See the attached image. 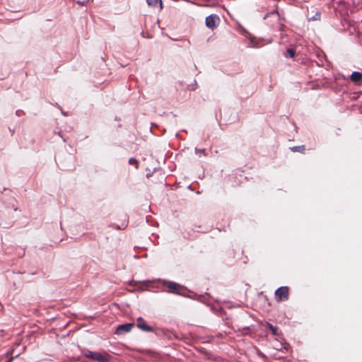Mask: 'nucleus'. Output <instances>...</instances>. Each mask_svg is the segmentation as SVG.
Instances as JSON below:
<instances>
[{"label": "nucleus", "instance_id": "obj_1", "mask_svg": "<svg viewBox=\"0 0 362 362\" xmlns=\"http://www.w3.org/2000/svg\"><path fill=\"white\" fill-rule=\"evenodd\" d=\"M84 356L88 358L97 361L98 362H110V355L107 354H103L100 352H94L90 350L84 351Z\"/></svg>", "mask_w": 362, "mask_h": 362}, {"label": "nucleus", "instance_id": "obj_2", "mask_svg": "<svg viewBox=\"0 0 362 362\" xmlns=\"http://www.w3.org/2000/svg\"><path fill=\"white\" fill-rule=\"evenodd\" d=\"M289 289L287 286H281L275 291V298L278 302L287 300L288 299Z\"/></svg>", "mask_w": 362, "mask_h": 362}, {"label": "nucleus", "instance_id": "obj_3", "mask_svg": "<svg viewBox=\"0 0 362 362\" xmlns=\"http://www.w3.org/2000/svg\"><path fill=\"white\" fill-rule=\"evenodd\" d=\"M219 21L220 20L218 16L211 14L206 18L205 23L209 28L214 29L217 26Z\"/></svg>", "mask_w": 362, "mask_h": 362}, {"label": "nucleus", "instance_id": "obj_4", "mask_svg": "<svg viewBox=\"0 0 362 362\" xmlns=\"http://www.w3.org/2000/svg\"><path fill=\"white\" fill-rule=\"evenodd\" d=\"M134 326V325L133 323H126L117 326V327L116 328L115 334L117 335H122L125 333H128L132 329Z\"/></svg>", "mask_w": 362, "mask_h": 362}, {"label": "nucleus", "instance_id": "obj_5", "mask_svg": "<svg viewBox=\"0 0 362 362\" xmlns=\"http://www.w3.org/2000/svg\"><path fill=\"white\" fill-rule=\"evenodd\" d=\"M163 285L169 288V291L175 293H180L182 286L173 281H164Z\"/></svg>", "mask_w": 362, "mask_h": 362}, {"label": "nucleus", "instance_id": "obj_6", "mask_svg": "<svg viewBox=\"0 0 362 362\" xmlns=\"http://www.w3.org/2000/svg\"><path fill=\"white\" fill-rule=\"evenodd\" d=\"M136 321H137V327L140 329L145 331V332H153V328L151 327L148 326L146 323V321L141 317H138Z\"/></svg>", "mask_w": 362, "mask_h": 362}, {"label": "nucleus", "instance_id": "obj_7", "mask_svg": "<svg viewBox=\"0 0 362 362\" xmlns=\"http://www.w3.org/2000/svg\"><path fill=\"white\" fill-rule=\"evenodd\" d=\"M362 79V74L358 71H354L351 75V80L354 83H358Z\"/></svg>", "mask_w": 362, "mask_h": 362}, {"label": "nucleus", "instance_id": "obj_8", "mask_svg": "<svg viewBox=\"0 0 362 362\" xmlns=\"http://www.w3.org/2000/svg\"><path fill=\"white\" fill-rule=\"evenodd\" d=\"M146 1L149 6L156 7L158 5L160 9L163 8L161 0H146Z\"/></svg>", "mask_w": 362, "mask_h": 362}, {"label": "nucleus", "instance_id": "obj_9", "mask_svg": "<svg viewBox=\"0 0 362 362\" xmlns=\"http://www.w3.org/2000/svg\"><path fill=\"white\" fill-rule=\"evenodd\" d=\"M291 149L293 152L298 151V152L303 153V151L305 150V146H293V147L291 148Z\"/></svg>", "mask_w": 362, "mask_h": 362}, {"label": "nucleus", "instance_id": "obj_10", "mask_svg": "<svg viewBox=\"0 0 362 362\" xmlns=\"http://www.w3.org/2000/svg\"><path fill=\"white\" fill-rule=\"evenodd\" d=\"M296 52L293 49H288L285 54V57H293L295 56Z\"/></svg>", "mask_w": 362, "mask_h": 362}, {"label": "nucleus", "instance_id": "obj_11", "mask_svg": "<svg viewBox=\"0 0 362 362\" xmlns=\"http://www.w3.org/2000/svg\"><path fill=\"white\" fill-rule=\"evenodd\" d=\"M269 329L272 330V332L273 334H274V335H275V334H277V333H276V332H277V328H276V327H274V326H273L272 325H271V324H269Z\"/></svg>", "mask_w": 362, "mask_h": 362}, {"label": "nucleus", "instance_id": "obj_12", "mask_svg": "<svg viewBox=\"0 0 362 362\" xmlns=\"http://www.w3.org/2000/svg\"><path fill=\"white\" fill-rule=\"evenodd\" d=\"M129 164H137V161L136 159L132 158L129 160Z\"/></svg>", "mask_w": 362, "mask_h": 362}, {"label": "nucleus", "instance_id": "obj_13", "mask_svg": "<svg viewBox=\"0 0 362 362\" xmlns=\"http://www.w3.org/2000/svg\"><path fill=\"white\" fill-rule=\"evenodd\" d=\"M88 0H79V4L83 5L86 4Z\"/></svg>", "mask_w": 362, "mask_h": 362}, {"label": "nucleus", "instance_id": "obj_14", "mask_svg": "<svg viewBox=\"0 0 362 362\" xmlns=\"http://www.w3.org/2000/svg\"><path fill=\"white\" fill-rule=\"evenodd\" d=\"M7 362H10V361H7Z\"/></svg>", "mask_w": 362, "mask_h": 362}]
</instances>
